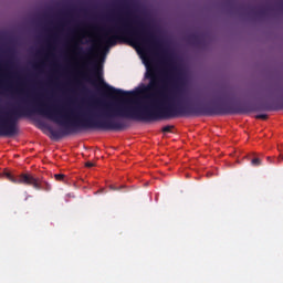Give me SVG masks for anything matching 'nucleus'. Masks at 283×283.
<instances>
[{"label": "nucleus", "mask_w": 283, "mask_h": 283, "mask_svg": "<svg viewBox=\"0 0 283 283\" xmlns=\"http://www.w3.org/2000/svg\"><path fill=\"white\" fill-rule=\"evenodd\" d=\"M277 109H283V103L277 107Z\"/></svg>", "instance_id": "obj_11"}, {"label": "nucleus", "mask_w": 283, "mask_h": 283, "mask_svg": "<svg viewBox=\"0 0 283 283\" xmlns=\"http://www.w3.org/2000/svg\"><path fill=\"white\" fill-rule=\"evenodd\" d=\"M265 109H266V112H271V109H273V108H271V107H265Z\"/></svg>", "instance_id": "obj_12"}, {"label": "nucleus", "mask_w": 283, "mask_h": 283, "mask_svg": "<svg viewBox=\"0 0 283 283\" xmlns=\"http://www.w3.org/2000/svg\"><path fill=\"white\" fill-rule=\"evenodd\" d=\"M172 129H174V126L167 125V126H164V127H163L161 132H163L164 134H171V130H172Z\"/></svg>", "instance_id": "obj_6"}, {"label": "nucleus", "mask_w": 283, "mask_h": 283, "mask_svg": "<svg viewBox=\"0 0 283 283\" xmlns=\"http://www.w3.org/2000/svg\"><path fill=\"white\" fill-rule=\"evenodd\" d=\"M251 165H252V167H260V165H262V159H260V158H253L252 160H251Z\"/></svg>", "instance_id": "obj_4"}, {"label": "nucleus", "mask_w": 283, "mask_h": 283, "mask_svg": "<svg viewBox=\"0 0 283 283\" xmlns=\"http://www.w3.org/2000/svg\"><path fill=\"white\" fill-rule=\"evenodd\" d=\"M85 167L92 168V167H94V163H92V161H86V163H85Z\"/></svg>", "instance_id": "obj_8"}, {"label": "nucleus", "mask_w": 283, "mask_h": 283, "mask_svg": "<svg viewBox=\"0 0 283 283\" xmlns=\"http://www.w3.org/2000/svg\"><path fill=\"white\" fill-rule=\"evenodd\" d=\"M256 118H260L261 120H266V118H269V115L260 114V115H256Z\"/></svg>", "instance_id": "obj_7"}, {"label": "nucleus", "mask_w": 283, "mask_h": 283, "mask_svg": "<svg viewBox=\"0 0 283 283\" xmlns=\"http://www.w3.org/2000/svg\"><path fill=\"white\" fill-rule=\"evenodd\" d=\"M73 50L74 54H76V56H80V59H90L91 56H94V52H96V49L94 46L84 50L83 46L78 44H74Z\"/></svg>", "instance_id": "obj_3"}, {"label": "nucleus", "mask_w": 283, "mask_h": 283, "mask_svg": "<svg viewBox=\"0 0 283 283\" xmlns=\"http://www.w3.org/2000/svg\"><path fill=\"white\" fill-rule=\"evenodd\" d=\"M88 82L92 83V85H96V80L88 77Z\"/></svg>", "instance_id": "obj_9"}, {"label": "nucleus", "mask_w": 283, "mask_h": 283, "mask_svg": "<svg viewBox=\"0 0 283 283\" xmlns=\"http://www.w3.org/2000/svg\"><path fill=\"white\" fill-rule=\"evenodd\" d=\"M4 176L14 185H27L28 187H33L36 191H52V185L50 182L34 177L32 174H21L14 177L12 174L6 172Z\"/></svg>", "instance_id": "obj_2"}, {"label": "nucleus", "mask_w": 283, "mask_h": 283, "mask_svg": "<svg viewBox=\"0 0 283 283\" xmlns=\"http://www.w3.org/2000/svg\"><path fill=\"white\" fill-rule=\"evenodd\" d=\"M0 90H6V86H4V82H3V81L0 82Z\"/></svg>", "instance_id": "obj_10"}, {"label": "nucleus", "mask_w": 283, "mask_h": 283, "mask_svg": "<svg viewBox=\"0 0 283 283\" xmlns=\"http://www.w3.org/2000/svg\"><path fill=\"white\" fill-rule=\"evenodd\" d=\"M55 180H57L59 182H65V175L63 174H55L54 175Z\"/></svg>", "instance_id": "obj_5"}, {"label": "nucleus", "mask_w": 283, "mask_h": 283, "mask_svg": "<svg viewBox=\"0 0 283 283\" xmlns=\"http://www.w3.org/2000/svg\"><path fill=\"white\" fill-rule=\"evenodd\" d=\"M99 38L102 45L113 46L118 41H129L134 45H142L153 52H160L164 63H167L168 70L160 73L156 65L147 66L146 78L149 80L147 86L143 88V94H148L143 101L134 102V106H128L132 101L127 96H134V92L123 91L108 85L103 80L96 69L93 70V76L101 85L103 92L112 98H119L120 105H106L105 111L96 113V106H91L83 116H74L70 109L50 107L44 104V116L57 125H63V129L54 130L49 127L51 138L59 140L63 136H70L78 129H104V132H120L127 127L125 122L114 118H129L130 120H142L143 123H154L156 120H169L180 116H227L228 114H249L255 112L253 106H231L229 104L203 105L192 107L189 105L175 104L185 96V86L187 85V75L182 69L171 63V57L167 50L163 48V41L147 29L145 21L135 17L132 19L129 10L124 12V17L117 18V23L113 28L103 29ZM161 90L158 94L156 92ZM73 116V117H72Z\"/></svg>", "instance_id": "obj_1"}]
</instances>
